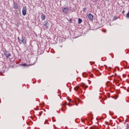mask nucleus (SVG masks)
Listing matches in <instances>:
<instances>
[{
    "mask_svg": "<svg viewBox=\"0 0 129 129\" xmlns=\"http://www.w3.org/2000/svg\"><path fill=\"white\" fill-rule=\"evenodd\" d=\"M22 14L23 16L27 15V7H24L22 9Z\"/></svg>",
    "mask_w": 129,
    "mask_h": 129,
    "instance_id": "obj_1",
    "label": "nucleus"
},
{
    "mask_svg": "<svg viewBox=\"0 0 129 129\" xmlns=\"http://www.w3.org/2000/svg\"><path fill=\"white\" fill-rule=\"evenodd\" d=\"M88 18L90 21H93V15L91 13H89L88 15Z\"/></svg>",
    "mask_w": 129,
    "mask_h": 129,
    "instance_id": "obj_2",
    "label": "nucleus"
},
{
    "mask_svg": "<svg viewBox=\"0 0 129 129\" xmlns=\"http://www.w3.org/2000/svg\"><path fill=\"white\" fill-rule=\"evenodd\" d=\"M62 12L64 14H68V8H64L63 9H62Z\"/></svg>",
    "mask_w": 129,
    "mask_h": 129,
    "instance_id": "obj_3",
    "label": "nucleus"
},
{
    "mask_svg": "<svg viewBox=\"0 0 129 129\" xmlns=\"http://www.w3.org/2000/svg\"><path fill=\"white\" fill-rule=\"evenodd\" d=\"M81 86L82 87H84V88H85V89H86V88H88V86H87L85 83H82V84H81Z\"/></svg>",
    "mask_w": 129,
    "mask_h": 129,
    "instance_id": "obj_4",
    "label": "nucleus"
},
{
    "mask_svg": "<svg viewBox=\"0 0 129 129\" xmlns=\"http://www.w3.org/2000/svg\"><path fill=\"white\" fill-rule=\"evenodd\" d=\"M43 25L46 29H48L49 26V23L48 22H45V23H43Z\"/></svg>",
    "mask_w": 129,
    "mask_h": 129,
    "instance_id": "obj_5",
    "label": "nucleus"
},
{
    "mask_svg": "<svg viewBox=\"0 0 129 129\" xmlns=\"http://www.w3.org/2000/svg\"><path fill=\"white\" fill-rule=\"evenodd\" d=\"M94 70L95 71L96 74L98 76H100V75H101V73L99 74L100 72L99 71H98V70L95 69Z\"/></svg>",
    "mask_w": 129,
    "mask_h": 129,
    "instance_id": "obj_6",
    "label": "nucleus"
},
{
    "mask_svg": "<svg viewBox=\"0 0 129 129\" xmlns=\"http://www.w3.org/2000/svg\"><path fill=\"white\" fill-rule=\"evenodd\" d=\"M18 40L20 41V43L21 44H24V43H26V40H22H22H20L19 38H18Z\"/></svg>",
    "mask_w": 129,
    "mask_h": 129,
    "instance_id": "obj_7",
    "label": "nucleus"
},
{
    "mask_svg": "<svg viewBox=\"0 0 129 129\" xmlns=\"http://www.w3.org/2000/svg\"><path fill=\"white\" fill-rule=\"evenodd\" d=\"M81 23H82V19L79 18L78 24H79V25H80V24H81Z\"/></svg>",
    "mask_w": 129,
    "mask_h": 129,
    "instance_id": "obj_8",
    "label": "nucleus"
},
{
    "mask_svg": "<svg viewBox=\"0 0 129 129\" xmlns=\"http://www.w3.org/2000/svg\"><path fill=\"white\" fill-rule=\"evenodd\" d=\"M14 9H18V4L14 3Z\"/></svg>",
    "mask_w": 129,
    "mask_h": 129,
    "instance_id": "obj_9",
    "label": "nucleus"
},
{
    "mask_svg": "<svg viewBox=\"0 0 129 129\" xmlns=\"http://www.w3.org/2000/svg\"><path fill=\"white\" fill-rule=\"evenodd\" d=\"M106 86H110L111 85V83H110V82H107L106 83Z\"/></svg>",
    "mask_w": 129,
    "mask_h": 129,
    "instance_id": "obj_10",
    "label": "nucleus"
},
{
    "mask_svg": "<svg viewBox=\"0 0 129 129\" xmlns=\"http://www.w3.org/2000/svg\"><path fill=\"white\" fill-rule=\"evenodd\" d=\"M45 19H46V17L45 16V15H41V20H42V21H44V20H45Z\"/></svg>",
    "mask_w": 129,
    "mask_h": 129,
    "instance_id": "obj_11",
    "label": "nucleus"
},
{
    "mask_svg": "<svg viewBox=\"0 0 129 129\" xmlns=\"http://www.w3.org/2000/svg\"><path fill=\"white\" fill-rule=\"evenodd\" d=\"M75 90H76V91H77L79 89L80 90V88H79V86H77L76 87L74 88Z\"/></svg>",
    "mask_w": 129,
    "mask_h": 129,
    "instance_id": "obj_12",
    "label": "nucleus"
},
{
    "mask_svg": "<svg viewBox=\"0 0 129 129\" xmlns=\"http://www.w3.org/2000/svg\"><path fill=\"white\" fill-rule=\"evenodd\" d=\"M62 111H65L66 110V106L64 105L63 108H61Z\"/></svg>",
    "mask_w": 129,
    "mask_h": 129,
    "instance_id": "obj_13",
    "label": "nucleus"
},
{
    "mask_svg": "<svg viewBox=\"0 0 129 129\" xmlns=\"http://www.w3.org/2000/svg\"><path fill=\"white\" fill-rule=\"evenodd\" d=\"M6 55L7 58H9L11 56V53L7 54L6 53H4Z\"/></svg>",
    "mask_w": 129,
    "mask_h": 129,
    "instance_id": "obj_14",
    "label": "nucleus"
},
{
    "mask_svg": "<svg viewBox=\"0 0 129 129\" xmlns=\"http://www.w3.org/2000/svg\"><path fill=\"white\" fill-rule=\"evenodd\" d=\"M83 77H87V74L86 73H83Z\"/></svg>",
    "mask_w": 129,
    "mask_h": 129,
    "instance_id": "obj_15",
    "label": "nucleus"
},
{
    "mask_svg": "<svg viewBox=\"0 0 129 129\" xmlns=\"http://www.w3.org/2000/svg\"><path fill=\"white\" fill-rule=\"evenodd\" d=\"M87 11V9H86V8H84L83 12H84L85 13H86Z\"/></svg>",
    "mask_w": 129,
    "mask_h": 129,
    "instance_id": "obj_16",
    "label": "nucleus"
},
{
    "mask_svg": "<svg viewBox=\"0 0 129 129\" xmlns=\"http://www.w3.org/2000/svg\"><path fill=\"white\" fill-rule=\"evenodd\" d=\"M126 17V18H127L128 19L129 18V11H128V12L127 13Z\"/></svg>",
    "mask_w": 129,
    "mask_h": 129,
    "instance_id": "obj_17",
    "label": "nucleus"
},
{
    "mask_svg": "<svg viewBox=\"0 0 129 129\" xmlns=\"http://www.w3.org/2000/svg\"><path fill=\"white\" fill-rule=\"evenodd\" d=\"M42 113H43L42 111H41L40 112H39V116H41V115H42Z\"/></svg>",
    "mask_w": 129,
    "mask_h": 129,
    "instance_id": "obj_18",
    "label": "nucleus"
},
{
    "mask_svg": "<svg viewBox=\"0 0 129 129\" xmlns=\"http://www.w3.org/2000/svg\"><path fill=\"white\" fill-rule=\"evenodd\" d=\"M52 121L55 122L56 121V120L54 119V117H52Z\"/></svg>",
    "mask_w": 129,
    "mask_h": 129,
    "instance_id": "obj_19",
    "label": "nucleus"
},
{
    "mask_svg": "<svg viewBox=\"0 0 129 129\" xmlns=\"http://www.w3.org/2000/svg\"><path fill=\"white\" fill-rule=\"evenodd\" d=\"M70 23H72V19H70V21H69Z\"/></svg>",
    "mask_w": 129,
    "mask_h": 129,
    "instance_id": "obj_20",
    "label": "nucleus"
},
{
    "mask_svg": "<svg viewBox=\"0 0 129 129\" xmlns=\"http://www.w3.org/2000/svg\"><path fill=\"white\" fill-rule=\"evenodd\" d=\"M46 122H48V120H45V122H44V124H46Z\"/></svg>",
    "mask_w": 129,
    "mask_h": 129,
    "instance_id": "obj_21",
    "label": "nucleus"
},
{
    "mask_svg": "<svg viewBox=\"0 0 129 129\" xmlns=\"http://www.w3.org/2000/svg\"><path fill=\"white\" fill-rule=\"evenodd\" d=\"M22 66H27V64L24 63V64H22Z\"/></svg>",
    "mask_w": 129,
    "mask_h": 129,
    "instance_id": "obj_22",
    "label": "nucleus"
},
{
    "mask_svg": "<svg viewBox=\"0 0 129 129\" xmlns=\"http://www.w3.org/2000/svg\"><path fill=\"white\" fill-rule=\"evenodd\" d=\"M114 20H117V17H115Z\"/></svg>",
    "mask_w": 129,
    "mask_h": 129,
    "instance_id": "obj_23",
    "label": "nucleus"
},
{
    "mask_svg": "<svg viewBox=\"0 0 129 129\" xmlns=\"http://www.w3.org/2000/svg\"><path fill=\"white\" fill-rule=\"evenodd\" d=\"M90 77H91L92 78L93 77V75H91L90 76Z\"/></svg>",
    "mask_w": 129,
    "mask_h": 129,
    "instance_id": "obj_24",
    "label": "nucleus"
},
{
    "mask_svg": "<svg viewBox=\"0 0 129 129\" xmlns=\"http://www.w3.org/2000/svg\"><path fill=\"white\" fill-rule=\"evenodd\" d=\"M103 32H104V33H106V30H103Z\"/></svg>",
    "mask_w": 129,
    "mask_h": 129,
    "instance_id": "obj_25",
    "label": "nucleus"
},
{
    "mask_svg": "<svg viewBox=\"0 0 129 129\" xmlns=\"http://www.w3.org/2000/svg\"><path fill=\"white\" fill-rule=\"evenodd\" d=\"M69 102H70H70H71V99H70V100H69Z\"/></svg>",
    "mask_w": 129,
    "mask_h": 129,
    "instance_id": "obj_26",
    "label": "nucleus"
},
{
    "mask_svg": "<svg viewBox=\"0 0 129 129\" xmlns=\"http://www.w3.org/2000/svg\"><path fill=\"white\" fill-rule=\"evenodd\" d=\"M77 100H78V101H80V100L79 98H78Z\"/></svg>",
    "mask_w": 129,
    "mask_h": 129,
    "instance_id": "obj_27",
    "label": "nucleus"
},
{
    "mask_svg": "<svg viewBox=\"0 0 129 129\" xmlns=\"http://www.w3.org/2000/svg\"><path fill=\"white\" fill-rule=\"evenodd\" d=\"M122 14H124V11H122Z\"/></svg>",
    "mask_w": 129,
    "mask_h": 129,
    "instance_id": "obj_28",
    "label": "nucleus"
},
{
    "mask_svg": "<svg viewBox=\"0 0 129 129\" xmlns=\"http://www.w3.org/2000/svg\"><path fill=\"white\" fill-rule=\"evenodd\" d=\"M69 105H71V104L70 103L69 104Z\"/></svg>",
    "mask_w": 129,
    "mask_h": 129,
    "instance_id": "obj_29",
    "label": "nucleus"
},
{
    "mask_svg": "<svg viewBox=\"0 0 129 129\" xmlns=\"http://www.w3.org/2000/svg\"><path fill=\"white\" fill-rule=\"evenodd\" d=\"M22 40H23V41H25V39H24V38H22Z\"/></svg>",
    "mask_w": 129,
    "mask_h": 129,
    "instance_id": "obj_30",
    "label": "nucleus"
},
{
    "mask_svg": "<svg viewBox=\"0 0 129 129\" xmlns=\"http://www.w3.org/2000/svg\"><path fill=\"white\" fill-rule=\"evenodd\" d=\"M118 71H119V68H118Z\"/></svg>",
    "mask_w": 129,
    "mask_h": 129,
    "instance_id": "obj_31",
    "label": "nucleus"
},
{
    "mask_svg": "<svg viewBox=\"0 0 129 129\" xmlns=\"http://www.w3.org/2000/svg\"><path fill=\"white\" fill-rule=\"evenodd\" d=\"M127 68V69H129V67H128Z\"/></svg>",
    "mask_w": 129,
    "mask_h": 129,
    "instance_id": "obj_32",
    "label": "nucleus"
},
{
    "mask_svg": "<svg viewBox=\"0 0 129 129\" xmlns=\"http://www.w3.org/2000/svg\"><path fill=\"white\" fill-rule=\"evenodd\" d=\"M106 1H107L108 2H109V0H106Z\"/></svg>",
    "mask_w": 129,
    "mask_h": 129,
    "instance_id": "obj_33",
    "label": "nucleus"
},
{
    "mask_svg": "<svg viewBox=\"0 0 129 129\" xmlns=\"http://www.w3.org/2000/svg\"><path fill=\"white\" fill-rule=\"evenodd\" d=\"M76 105H78V104H76Z\"/></svg>",
    "mask_w": 129,
    "mask_h": 129,
    "instance_id": "obj_34",
    "label": "nucleus"
},
{
    "mask_svg": "<svg viewBox=\"0 0 129 129\" xmlns=\"http://www.w3.org/2000/svg\"><path fill=\"white\" fill-rule=\"evenodd\" d=\"M91 128H92V129H93V128L92 127H91Z\"/></svg>",
    "mask_w": 129,
    "mask_h": 129,
    "instance_id": "obj_35",
    "label": "nucleus"
},
{
    "mask_svg": "<svg viewBox=\"0 0 129 129\" xmlns=\"http://www.w3.org/2000/svg\"><path fill=\"white\" fill-rule=\"evenodd\" d=\"M0 103H1V101H0Z\"/></svg>",
    "mask_w": 129,
    "mask_h": 129,
    "instance_id": "obj_36",
    "label": "nucleus"
}]
</instances>
